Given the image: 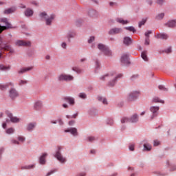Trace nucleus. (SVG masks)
<instances>
[{
	"label": "nucleus",
	"mask_w": 176,
	"mask_h": 176,
	"mask_svg": "<svg viewBox=\"0 0 176 176\" xmlns=\"http://www.w3.org/2000/svg\"><path fill=\"white\" fill-rule=\"evenodd\" d=\"M75 123V121L74 120H72L69 122V126H72V124H74Z\"/></svg>",
	"instance_id": "0e129e2a"
},
{
	"label": "nucleus",
	"mask_w": 176,
	"mask_h": 176,
	"mask_svg": "<svg viewBox=\"0 0 176 176\" xmlns=\"http://www.w3.org/2000/svg\"><path fill=\"white\" fill-rule=\"evenodd\" d=\"M38 16L40 19H41V20L45 21L46 25H52L53 19L56 18V16L54 14H51L48 16L47 13H46L45 12H41Z\"/></svg>",
	"instance_id": "f257e3e1"
},
{
	"label": "nucleus",
	"mask_w": 176,
	"mask_h": 176,
	"mask_svg": "<svg viewBox=\"0 0 176 176\" xmlns=\"http://www.w3.org/2000/svg\"><path fill=\"white\" fill-rule=\"evenodd\" d=\"M13 86H14V85L12 82H7L6 84H1L0 90H6L8 87H13Z\"/></svg>",
	"instance_id": "9b49d317"
},
{
	"label": "nucleus",
	"mask_w": 176,
	"mask_h": 176,
	"mask_svg": "<svg viewBox=\"0 0 176 176\" xmlns=\"http://www.w3.org/2000/svg\"><path fill=\"white\" fill-rule=\"evenodd\" d=\"M123 42H124V45L129 46V45H131L133 40H131V38L130 37H124Z\"/></svg>",
	"instance_id": "b1692460"
},
{
	"label": "nucleus",
	"mask_w": 176,
	"mask_h": 176,
	"mask_svg": "<svg viewBox=\"0 0 176 176\" xmlns=\"http://www.w3.org/2000/svg\"><path fill=\"white\" fill-rule=\"evenodd\" d=\"M16 46H31V41L17 40L15 41Z\"/></svg>",
	"instance_id": "0eeeda50"
},
{
	"label": "nucleus",
	"mask_w": 176,
	"mask_h": 176,
	"mask_svg": "<svg viewBox=\"0 0 176 176\" xmlns=\"http://www.w3.org/2000/svg\"><path fill=\"white\" fill-rule=\"evenodd\" d=\"M107 124H110V126H112L113 124V120L109 118L107 122Z\"/></svg>",
	"instance_id": "de8ad7c7"
},
{
	"label": "nucleus",
	"mask_w": 176,
	"mask_h": 176,
	"mask_svg": "<svg viewBox=\"0 0 176 176\" xmlns=\"http://www.w3.org/2000/svg\"><path fill=\"white\" fill-rule=\"evenodd\" d=\"M109 6H111V8H113V6H118V3L111 1L109 3Z\"/></svg>",
	"instance_id": "8fccbe9b"
},
{
	"label": "nucleus",
	"mask_w": 176,
	"mask_h": 176,
	"mask_svg": "<svg viewBox=\"0 0 176 176\" xmlns=\"http://www.w3.org/2000/svg\"><path fill=\"white\" fill-rule=\"evenodd\" d=\"M47 156V153H43L41 157L39 160L40 164H45L46 163V157Z\"/></svg>",
	"instance_id": "5701e85b"
},
{
	"label": "nucleus",
	"mask_w": 176,
	"mask_h": 176,
	"mask_svg": "<svg viewBox=\"0 0 176 176\" xmlns=\"http://www.w3.org/2000/svg\"><path fill=\"white\" fill-rule=\"evenodd\" d=\"M141 56H142V58H143L144 61H148V55H147L146 51L142 52Z\"/></svg>",
	"instance_id": "2f4dec72"
},
{
	"label": "nucleus",
	"mask_w": 176,
	"mask_h": 176,
	"mask_svg": "<svg viewBox=\"0 0 176 176\" xmlns=\"http://www.w3.org/2000/svg\"><path fill=\"white\" fill-rule=\"evenodd\" d=\"M8 118H10V121L12 123H19V122H20V119L17 118V117L13 116V114L10 113H8Z\"/></svg>",
	"instance_id": "f3484780"
},
{
	"label": "nucleus",
	"mask_w": 176,
	"mask_h": 176,
	"mask_svg": "<svg viewBox=\"0 0 176 176\" xmlns=\"http://www.w3.org/2000/svg\"><path fill=\"white\" fill-rule=\"evenodd\" d=\"M98 101H102V104H104V105H107V104H108V102L107 101V99H105V98H102V96H98Z\"/></svg>",
	"instance_id": "f704fd0d"
},
{
	"label": "nucleus",
	"mask_w": 176,
	"mask_h": 176,
	"mask_svg": "<svg viewBox=\"0 0 176 176\" xmlns=\"http://www.w3.org/2000/svg\"><path fill=\"white\" fill-rule=\"evenodd\" d=\"M34 15V10L31 8H27L25 11V16L26 17H31Z\"/></svg>",
	"instance_id": "aec40b11"
},
{
	"label": "nucleus",
	"mask_w": 176,
	"mask_h": 176,
	"mask_svg": "<svg viewBox=\"0 0 176 176\" xmlns=\"http://www.w3.org/2000/svg\"><path fill=\"white\" fill-rule=\"evenodd\" d=\"M32 69H34V67H23L18 71V74L21 75L23 74H25V72H28V71H32Z\"/></svg>",
	"instance_id": "2eb2a0df"
},
{
	"label": "nucleus",
	"mask_w": 176,
	"mask_h": 176,
	"mask_svg": "<svg viewBox=\"0 0 176 176\" xmlns=\"http://www.w3.org/2000/svg\"><path fill=\"white\" fill-rule=\"evenodd\" d=\"M36 127V122H30L27 125L28 131H32Z\"/></svg>",
	"instance_id": "a211bd4d"
},
{
	"label": "nucleus",
	"mask_w": 176,
	"mask_h": 176,
	"mask_svg": "<svg viewBox=\"0 0 176 176\" xmlns=\"http://www.w3.org/2000/svg\"><path fill=\"white\" fill-rule=\"evenodd\" d=\"M130 122L131 123H137L138 122V115L134 114L131 117Z\"/></svg>",
	"instance_id": "a878e982"
},
{
	"label": "nucleus",
	"mask_w": 176,
	"mask_h": 176,
	"mask_svg": "<svg viewBox=\"0 0 176 176\" xmlns=\"http://www.w3.org/2000/svg\"><path fill=\"white\" fill-rule=\"evenodd\" d=\"M164 25L165 27H168L169 28H174V27H176V21L170 20L165 23Z\"/></svg>",
	"instance_id": "dca6fc26"
},
{
	"label": "nucleus",
	"mask_w": 176,
	"mask_h": 176,
	"mask_svg": "<svg viewBox=\"0 0 176 176\" xmlns=\"http://www.w3.org/2000/svg\"><path fill=\"white\" fill-rule=\"evenodd\" d=\"M165 53H171V47H168L165 50Z\"/></svg>",
	"instance_id": "bf43d9fd"
},
{
	"label": "nucleus",
	"mask_w": 176,
	"mask_h": 176,
	"mask_svg": "<svg viewBox=\"0 0 176 176\" xmlns=\"http://www.w3.org/2000/svg\"><path fill=\"white\" fill-rule=\"evenodd\" d=\"M58 80L60 81H65V82H71L74 80V76L69 74H63L58 76Z\"/></svg>",
	"instance_id": "7ed1b4c3"
},
{
	"label": "nucleus",
	"mask_w": 176,
	"mask_h": 176,
	"mask_svg": "<svg viewBox=\"0 0 176 176\" xmlns=\"http://www.w3.org/2000/svg\"><path fill=\"white\" fill-rule=\"evenodd\" d=\"M79 97H80V98H86L87 96H86V94H85V93H80Z\"/></svg>",
	"instance_id": "09e8293b"
},
{
	"label": "nucleus",
	"mask_w": 176,
	"mask_h": 176,
	"mask_svg": "<svg viewBox=\"0 0 176 176\" xmlns=\"http://www.w3.org/2000/svg\"><path fill=\"white\" fill-rule=\"evenodd\" d=\"M12 143L14 144V145H19V142L16 140H12Z\"/></svg>",
	"instance_id": "e2e57ef3"
},
{
	"label": "nucleus",
	"mask_w": 176,
	"mask_h": 176,
	"mask_svg": "<svg viewBox=\"0 0 176 176\" xmlns=\"http://www.w3.org/2000/svg\"><path fill=\"white\" fill-rule=\"evenodd\" d=\"M32 5H35V6H37L38 3L36 1H32Z\"/></svg>",
	"instance_id": "69168bd1"
},
{
	"label": "nucleus",
	"mask_w": 176,
	"mask_h": 176,
	"mask_svg": "<svg viewBox=\"0 0 176 176\" xmlns=\"http://www.w3.org/2000/svg\"><path fill=\"white\" fill-rule=\"evenodd\" d=\"M151 34H152V31H148L145 33V36L146 38H149V35H151Z\"/></svg>",
	"instance_id": "5fc2aeb1"
},
{
	"label": "nucleus",
	"mask_w": 176,
	"mask_h": 176,
	"mask_svg": "<svg viewBox=\"0 0 176 176\" xmlns=\"http://www.w3.org/2000/svg\"><path fill=\"white\" fill-rule=\"evenodd\" d=\"M145 45H149V38H146Z\"/></svg>",
	"instance_id": "680f3d73"
},
{
	"label": "nucleus",
	"mask_w": 176,
	"mask_h": 176,
	"mask_svg": "<svg viewBox=\"0 0 176 176\" xmlns=\"http://www.w3.org/2000/svg\"><path fill=\"white\" fill-rule=\"evenodd\" d=\"M64 100L69 102L70 105H74L75 104V99L69 96L65 97Z\"/></svg>",
	"instance_id": "412c9836"
},
{
	"label": "nucleus",
	"mask_w": 176,
	"mask_h": 176,
	"mask_svg": "<svg viewBox=\"0 0 176 176\" xmlns=\"http://www.w3.org/2000/svg\"><path fill=\"white\" fill-rule=\"evenodd\" d=\"M157 3L158 5H163V3H164V0H157Z\"/></svg>",
	"instance_id": "864d4df0"
},
{
	"label": "nucleus",
	"mask_w": 176,
	"mask_h": 176,
	"mask_svg": "<svg viewBox=\"0 0 176 176\" xmlns=\"http://www.w3.org/2000/svg\"><path fill=\"white\" fill-rule=\"evenodd\" d=\"M107 47L105 46L104 44H98V49H99V50H100V52H102V53H104V52L105 51Z\"/></svg>",
	"instance_id": "7c9ffc66"
},
{
	"label": "nucleus",
	"mask_w": 176,
	"mask_h": 176,
	"mask_svg": "<svg viewBox=\"0 0 176 176\" xmlns=\"http://www.w3.org/2000/svg\"><path fill=\"white\" fill-rule=\"evenodd\" d=\"M153 102H160L161 104H164V100H160L158 97H155L153 98Z\"/></svg>",
	"instance_id": "72a5a7b5"
},
{
	"label": "nucleus",
	"mask_w": 176,
	"mask_h": 176,
	"mask_svg": "<svg viewBox=\"0 0 176 176\" xmlns=\"http://www.w3.org/2000/svg\"><path fill=\"white\" fill-rule=\"evenodd\" d=\"M53 173H54V171H51V172H49L47 174V176H49V175H52V174H53Z\"/></svg>",
	"instance_id": "338daca9"
},
{
	"label": "nucleus",
	"mask_w": 176,
	"mask_h": 176,
	"mask_svg": "<svg viewBox=\"0 0 176 176\" xmlns=\"http://www.w3.org/2000/svg\"><path fill=\"white\" fill-rule=\"evenodd\" d=\"M94 13H96V11H94V10H90L89 12V16H93V14H94Z\"/></svg>",
	"instance_id": "13d9d810"
},
{
	"label": "nucleus",
	"mask_w": 176,
	"mask_h": 176,
	"mask_svg": "<svg viewBox=\"0 0 176 176\" xmlns=\"http://www.w3.org/2000/svg\"><path fill=\"white\" fill-rule=\"evenodd\" d=\"M1 23H3L5 24L6 26H1L0 25V34H2L3 31H5L6 30H12V28H14L13 27V25L9 22V19L8 18H1L0 19Z\"/></svg>",
	"instance_id": "f03ea898"
},
{
	"label": "nucleus",
	"mask_w": 176,
	"mask_h": 176,
	"mask_svg": "<svg viewBox=\"0 0 176 176\" xmlns=\"http://www.w3.org/2000/svg\"><path fill=\"white\" fill-rule=\"evenodd\" d=\"M155 37L157 38L158 39H168V35H167L166 34H157L155 36Z\"/></svg>",
	"instance_id": "393cba45"
},
{
	"label": "nucleus",
	"mask_w": 176,
	"mask_h": 176,
	"mask_svg": "<svg viewBox=\"0 0 176 176\" xmlns=\"http://www.w3.org/2000/svg\"><path fill=\"white\" fill-rule=\"evenodd\" d=\"M1 50H6V52H10V53H14V50L12 49L10 45L4 44L1 46Z\"/></svg>",
	"instance_id": "4468645a"
},
{
	"label": "nucleus",
	"mask_w": 176,
	"mask_h": 176,
	"mask_svg": "<svg viewBox=\"0 0 176 176\" xmlns=\"http://www.w3.org/2000/svg\"><path fill=\"white\" fill-rule=\"evenodd\" d=\"M153 145L155 146H157L160 145V142L159 140H154Z\"/></svg>",
	"instance_id": "3c124183"
},
{
	"label": "nucleus",
	"mask_w": 176,
	"mask_h": 176,
	"mask_svg": "<svg viewBox=\"0 0 176 176\" xmlns=\"http://www.w3.org/2000/svg\"><path fill=\"white\" fill-rule=\"evenodd\" d=\"M116 21L117 23H120V24H129V21H124L123 19L122 18H117L116 19Z\"/></svg>",
	"instance_id": "c756f323"
},
{
	"label": "nucleus",
	"mask_w": 176,
	"mask_h": 176,
	"mask_svg": "<svg viewBox=\"0 0 176 176\" xmlns=\"http://www.w3.org/2000/svg\"><path fill=\"white\" fill-rule=\"evenodd\" d=\"M125 30H127L128 31H131V32H132L133 33L135 32V29L133 26L126 27Z\"/></svg>",
	"instance_id": "a19ab883"
},
{
	"label": "nucleus",
	"mask_w": 176,
	"mask_h": 176,
	"mask_svg": "<svg viewBox=\"0 0 176 176\" xmlns=\"http://www.w3.org/2000/svg\"><path fill=\"white\" fill-rule=\"evenodd\" d=\"M129 149L131 151H134V144H130L129 145Z\"/></svg>",
	"instance_id": "052dcab7"
},
{
	"label": "nucleus",
	"mask_w": 176,
	"mask_h": 176,
	"mask_svg": "<svg viewBox=\"0 0 176 176\" xmlns=\"http://www.w3.org/2000/svg\"><path fill=\"white\" fill-rule=\"evenodd\" d=\"M72 70L74 71V72H76L77 74H82V72H83V70L77 67H73Z\"/></svg>",
	"instance_id": "c9c22d12"
},
{
	"label": "nucleus",
	"mask_w": 176,
	"mask_h": 176,
	"mask_svg": "<svg viewBox=\"0 0 176 176\" xmlns=\"http://www.w3.org/2000/svg\"><path fill=\"white\" fill-rule=\"evenodd\" d=\"M22 170H30V168H34V165H29L25 166H22Z\"/></svg>",
	"instance_id": "79ce46f5"
},
{
	"label": "nucleus",
	"mask_w": 176,
	"mask_h": 176,
	"mask_svg": "<svg viewBox=\"0 0 176 176\" xmlns=\"http://www.w3.org/2000/svg\"><path fill=\"white\" fill-rule=\"evenodd\" d=\"M121 63L124 64V65H127V64H130V61L129 60V55L127 54H124L121 56Z\"/></svg>",
	"instance_id": "9d476101"
},
{
	"label": "nucleus",
	"mask_w": 176,
	"mask_h": 176,
	"mask_svg": "<svg viewBox=\"0 0 176 176\" xmlns=\"http://www.w3.org/2000/svg\"><path fill=\"white\" fill-rule=\"evenodd\" d=\"M87 140L89 142H93V141H95L96 140V138L93 137V136H89L87 138Z\"/></svg>",
	"instance_id": "a18cd8bd"
},
{
	"label": "nucleus",
	"mask_w": 176,
	"mask_h": 176,
	"mask_svg": "<svg viewBox=\"0 0 176 176\" xmlns=\"http://www.w3.org/2000/svg\"><path fill=\"white\" fill-rule=\"evenodd\" d=\"M164 17V13H160L156 16L157 20H163Z\"/></svg>",
	"instance_id": "4c0bfd02"
},
{
	"label": "nucleus",
	"mask_w": 176,
	"mask_h": 176,
	"mask_svg": "<svg viewBox=\"0 0 176 176\" xmlns=\"http://www.w3.org/2000/svg\"><path fill=\"white\" fill-rule=\"evenodd\" d=\"M16 7H12L10 8L6 9L3 11L4 14H10L11 13H14L16 12Z\"/></svg>",
	"instance_id": "6ab92c4d"
},
{
	"label": "nucleus",
	"mask_w": 176,
	"mask_h": 176,
	"mask_svg": "<svg viewBox=\"0 0 176 176\" xmlns=\"http://www.w3.org/2000/svg\"><path fill=\"white\" fill-rule=\"evenodd\" d=\"M18 140H19V141H21V142H24L25 139L23 137H19Z\"/></svg>",
	"instance_id": "4d7b16f0"
},
{
	"label": "nucleus",
	"mask_w": 176,
	"mask_h": 176,
	"mask_svg": "<svg viewBox=\"0 0 176 176\" xmlns=\"http://www.w3.org/2000/svg\"><path fill=\"white\" fill-rule=\"evenodd\" d=\"M75 32H69L67 35V38L68 39L69 42H71V38H75Z\"/></svg>",
	"instance_id": "c85d7f7f"
},
{
	"label": "nucleus",
	"mask_w": 176,
	"mask_h": 176,
	"mask_svg": "<svg viewBox=\"0 0 176 176\" xmlns=\"http://www.w3.org/2000/svg\"><path fill=\"white\" fill-rule=\"evenodd\" d=\"M123 30H122V28H115L111 29L109 32V34L110 35H116V34H120L121 32H122Z\"/></svg>",
	"instance_id": "f8f14e48"
},
{
	"label": "nucleus",
	"mask_w": 176,
	"mask_h": 176,
	"mask_svg": "<svg viewBox=\"0 0 176 176\" xmlns=\"http://www.w3.org/2000/svg\"><path fill=\"white\" fill-rule=\"evenodd\" d=\"M18 96L19 92L17 91V90H16V89L12 87L9 90V96L10 97V98H12V100H14V98H16Z\"/></svg>",
	"instance_id": "423d86ee"
},
{
	"label": "nucleus",
	"mask_w": 176,
	"mask_h": 176,
	"mask_svg": "<svg viewBox=\"0 0 176 176\" xmlns=\"http://www.w3.org/2000/svg\"><path fill=\"white\" fill-rule=\"evenodd\" d=\"M140 96L139 91H134L131 94L127 97L128 101H134V100H137V98Z\"/></svg>",
	"instance_id": "39448f33"
},
{
	"label": "nucleus",
	"mask_w": 176,
	"mask_h": 176,
	"mask_svg": "<svg viewBox=\"0 0 176 176\" xmlns=\"http://www.w3.org/2000/svg\"><path fill=\"white\" fill-rule=\"evenodd\" d=\"M61 47H63V49H67V43L65 42L62 43Z\"/></svg>",
	"instance_id": "603ef678"
},
{
	"label": "nucleus",
	"mask_w": 176,
	"mask_h": 176,
	"mask_svg": "<svg viewBox=\"0 0 176 176\" xmlns=\"http://www.w3.org/2000/svg\"><path fill=\"white\" fill-rule=\"evenodd\" d=\"M160 107H155L153 106L150 108L151 112L153 113L152 116L151 117V119H153L154 118H156L157 116V111H159Z\"/></svg>",
	"instance_id": "1a4fd4ad"
},
{
	"label": "nucleus",
	"mask_w": 176,
	"mask_h": 176,
	"mask_svg": "<svg viewBox=\"0 0 176 176\" xmlns=\"http://www.w3.org/2000/svg\"><path fill=\"white\" fill-rule=\"evenodd\" d=\"M121 78H123V74H122L115 76L113 80L109 82V86H110V87H113L116 83V80H118V79H120Z\"/></svg>",
	"instance_id": "6e6552de"
},
{
	"label": "nucleus",
	"mask_w": 176,
	"mask_h": 176,
	"mask_svg": "<svg viewBox=\"0 0 176 176\" xmlns=\"http://www.w3.org/2000/svg\"><path fill=\"white\" fill-rule=\"evenodd\" d=\"M144 148L146 149V151H151V149H152V146H151L149 144H144Z\"/></svg>",
	"instance_id": "e433bc0d"
},
{
	"label": "nucleus",
	"mask_w": 176,
	"mask_h": 176,
	"mask_svg": "<svg viewBox=\"0 0 176 176\" xmlns=\"http://www.w3.org/2000/svg\"><path fill=\"white\" fill-rule=\"evenodd\" d=\"M19 86H23V85H27V80H21L19 82Z\"/></svg>",
	"instance_id": "49530a36"
},
{
	"label": "nucleus",
	"mask_w": 176,
	"mask_h": 176,
	"mask_svg": "<svg viewBox=\"0 0 176 176\" xmlns=\"http://www.w3.org/2000/svg\"><path fill=\"white\" fill-rule=\"evenodd\" d=\"M158 89L160 90H162V91H167V88H166L163 85H160L158 86Z\"/></svg>",
	"instance_id": "c03bdc74"
},
{
	"label": "nucleus",
	"mask_w": 176,
	"mask_h": 176,
	"mask_svg": "<svg viewBox=\"0 0 176 176\" xmlns=\"http://www.w3.org/2000/svg\"><path fill=\"white\" fill-rule=\"evenodd\" d=\"M10 69V66H5L3 65H0V71H8Z\"/></svg>",
	"instance_id": "473e14b6"
},
{
	"label": "nucleus",
	"mask_w": 176,
	"mask_h": 176,
	"mask_svg": "<svg viewBox=\"0 0 176 176\" xmlns=\"http://www.w3.org/2000/svg\"><path fill=\"white\" fill-rule=\"evenodd\" d=\"M103 53L105 56H108V57H111V56H112V52L108 47L104 50V51H103Z\"/></svg>",
	"instance_id": "bb28decb"
},
{
	"label": "nucleus",
	"mask_w": 176,
	"mask_h": 176,
	"mask_svg": "<svg viewBox=\"0 0 176 176\" xmlns=\"http://www.w3.org/2000/svg\"><path fill=\"white\" fill-rule=\"evenodd\" d=\"M60 150H61V146H58V151H56L55 157H56V159L58 161H60V163H65V162H67V160L64 157H63V155H61V153L60 152Z\"/></svg>",
	"instance_id": "20e7f679"
},
{
	"label": "nucleus",
	"mask_w": 176,
	"mask_h": 176,
	"mask_svg": "<svg viewBox=\"0 0 176 176\" xmlns=\"http://www.w3.org/2000/svg\"><path fill=\"white\" fill-rule=\"evenodd\" d=\"M116 74V73L115 72H113L109 74H105L100 77V80H105V79H107V78H109V79H112V78H113V76H115Z\"/></svg>",
	"instance_id": "ddd939ff"
},
{
	"label": "nucleus",
	"mask_w": 176,
	"mask_h": 176,
	"mask_svg": "<svg viewBox=\"0 0 176 176\" xmlns=\"http://www.w3.org/2000/svg\"><path fill=\"white\" fill-rule=\"evenodd\" d=\"M42 107H43V104L41 103V102H36L34 104V108L37 111H39Z\"/></svg>",
	"instance_id": "cd10ccee"
},
{
	"label": "nucleus",
	"mask_w": 176,
	"mask_h": 176,
	"mask_svg": "<svg viewBox=\"0 0 176 176\" xmlns=\"http://www.w3.org/2000/svg\"><path fill=\"white\" fill-rule=\"evenodd\" d=\"M65 133H71L72 135H78V130L76 128H71L65 131Z\"/></svg>",
	"instance_id": "4be33fe9"
},
{
	"label": "nucleus",
	"mask_w": 176,
	"mask_h": 176,
	"mask_svg": "<svg viewBox=\"0 0 176 176\" xmlns=\"http://www.w3.org/2000/svg\"><path fill=\"white\" fill-rule=\"evenodd\" d=\"M94 36H91L90 39L88 40V43H91V42H94Z\"/></svg>",
	"instance_id": "6e6d98bb"
},
{
	"label": "nucleus",
	"mask_w": 176,
	"mask_h": 176,
	"mask_svg": "<svg viewBox=\"0 0 176 176\" xmlns=\"http://www.w3.org/2000/svg\"><path fill=\"white\" fill-rule=\"evenodd\" d=\"M6 134H13V133H14V129H13V128L8 129L6 131Z\"/></svg>",
	"instance_id": "ea45409f"
},
{
	"label": "nucleus",
	"mask_w": 176,
	"mask_h": 176,
	"mask_svg": "<svg viewBox=\"0 0 176 176\" xmlns=\"http://www.w3.org/2000/svg\"><path fill=\"white\" fill-rule=\"evenodd\" d=\"M129 122H130V119H128L126 117H124L121 119V122L122 123H129Z\"/></svg>",
	"instance_id": "37998d69"
},
{
	"label": "nucleus",
	"mask_w": 176,
	"mask_h": 176,
	"mask_svg": "<svg viewBox=\"0 0 176 176\" xmlns=\"http://www.w3.org/2000/svg\"><path fill=\"white\" fill-rule=\"evenodd\" d=\"M3 129H6V122L3 123Z\"/></svg>",
	"instance_id": "774afa93"
},
{
	"label": "nucleus",
	"mask_w": 176,
	"mask_h": 176,
	"mask_svg": "<svg viewBox=\"0 0 176 176\" xmlns=\"http://www.w3.org/2000/svg\"><path fill=\"white\" fill-rule=\"evenodd\" d=\"M146 20H148V19L145 18L143 19L140 23H139V28H141V27H142V25H144V24H145V23H146Z\"/></svg>",
	"instance_id": "58836bf2"
}]
</instances>
